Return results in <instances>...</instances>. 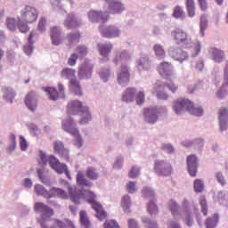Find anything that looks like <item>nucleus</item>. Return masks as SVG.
I'll use <instances>...</instances> for the list:
<instances>
[{
	"label": "nucleus",
	"mask_w": 228,
	"mask_h": 228,
	"mask_svg": "<svg viewBox=\"0 0 228 228\" xmlns=\"http://www.w3.org/2000/svg\"><path fill=\"white\" fill-rule=\"evenodd\" d=\"M218 119L221 131H225L227 129L228 124V109L226 107H221L218 111Z\"/></svg>",
	"instance_id": "f3484780"
},
{
	"label": "nucleus",
	"mask_w": 228,
	"mask_h": 228,
	"mask_svg": "<svg viewBox=\"0 0 228 228\" xmlns=\"http://www.w3.org/2000/svg\"><path fill=\"white\" fill-rule=\"evenodd\" d=\"M64 26L68 29H76V28L81 26V20L77 19L76 14L69 13L64 21Z\"/></svg>",
	"instance_id": "2eb2a0df"
},
{
	"label": "nucleus",
	"mask_w": 228,
	"mask_h": 228,
	"mask_svg": "<svg viewBox=\"0 0 228 228\" xmlns=\"http://www.w3.org/2000/svg\"><path fill=\"white\" fill-rule=\"evenodd\" d=\"M202 87V82H198L194 86H188V92L189 94H193L195 90H199V88Z\"/></svg>",
	"instance_id": "13d9d810"
},
{
	"label": "nucleus",
	"mask_w": 228,
	"mask_h": 228,
	"mask_svg": "<svg viewBox=\"0 0 228 228\" xmlns=\"http://www.w3.org/2000/svg\"><path fill=\"white\" fill-rule=\"evenodd\" d=\"M77 184L78 186H86V188L94 186V183L85 177L83 171H78L77 174Z\"/></svg>",
	"instance_id": "a878e982"
},
{
	"label": "nucleus",
	"mask_w": 228,
	"mask_h": 228,
	"mask_svg": "<svg viewBox=\"0 0 228 228\" xmlns=\"http://www.w3.org/2000/svg\"><path fill=\"white\" fill-rule=\"evenodd\" d=\"M135 101H136V104H138L139 106H142V104L145 102V93L142 91L138 92L135 96Z\"/></svg>",
	"instance_id": "09e8293b"
},
{
	"label": "nucleus",
	"mask_w": 228,
	"mask_h": 228,
	"mask_svg": "<svg viewBox=\"0 0 228 228\" xmlns=\"http://www.w3.org/2000/svg\"><path fill=\"white\" fill-rule=\"evenodd\" d=\"M136 94V88L128 87L123 94L122 101L125 102H133L134 101V95Z\"/></svg>",
	"instance_id": "cd10ccee"
},
{
	"label": "nucleus",
	"mask_w": 228,
	"mask_h": 228,
	"mask_svg": "<svg viewBox=\"0 0 228 228\" xmlns=\"http://www.w3.org/2000/svg\"><path fill=\"white\" fill-rule=\"evenodd\" d=\"M53 149L55 151V152H57L58 154H60V156H61V158L65 159L66 161H69V150L65 149V146L63 145V143L60 141H56L53 142Z\"/></svg>",
	"instance_id": "4be33fe9"
},
{
	"label": "nucleus",
	"mask_w": 228,
	"mask_h": 228,
	"mask_svg": "<svg viewBox=\"0 0 228 228\" xmlns=\"http://www.w3.org/2000/svg\"><path fill=\"white\" fill-rule=\"evenodd\" d=\"M5 24L10 31H15L17 29V20L14 18L7 17Z\"/></svg>",
	"instance_id": "37998d69"
},
{
	"label": "nucleus",
	"mask_w": 228,
	"mask_h": 228,
	"mask_svg": "<svg viewBox=\"0 0 228 228\" xmlns=\"http://www.w3.org/2000/svg\"><path fill=\"white\" fill-rule=\"evenodd\" d=\"M185 4L189 17H195V0H186Z\"/></svg>",
	"instance_id": "58836bf2"
},
{
	"label": "nucleus",
	"mask_w": 228,
	"mask_h": 228,
	"mask_svg": "<svg viewBox=\"0 0 228 228\" xmlns=\"http://www.w3.org/2000/svg\"><path fill=\"white\" fill-rule=\"evenodd\" d=\"M131 79V73H129V67L122 64L118 71V83L121 86H127Z\"/></svg>",
	"instance_id": "9d476101"
},
{
	"label": "nucleus",
	"mask_w": 228,
	"mask_h": 228,
	"mask_svg": "<svg viewBox=\"0 0 228 228\" xmlns=\"http://www.w3.org/2000/svg\"><path fill=\"white\" fill-rule=\"evenodd\" d=\"M171 37L173 40L180 45L182 44L186 49H190L191 56H198L200 53L201 45L200 42L198 40H191L188 37V33L181 28H175L171 32Z\"/></svg>",
	"instance_id": "f03ea898"
},
{
	"label": "nucleus",
	"mask_w": 228,
	"mask_h": 228,
	"mask_svg": "<svg viewBox=\"0 0 228 228\" xmlns=\"http://www.w3.org/2000/svg\"><path fill=\"white\" fill-rule=\"evenodd\" d=\"M78 58L79 55H77V53H72L68 59V65H69V67H74L76 63H77Z\"/></svg>",
	"instance_id": "3c124183"
},
{
	"label": "nucleus",
	"mask_w": 228,
	"mask_h": 228,
	"mask_svg": "<svg viewBox=\"0 0 228 228\" xmlns=\"http://www.w3.org/2000/svg\"><path fill=\"white\" fill-rule=\"evenodd\" d=\"M184 222L188 227H191L193 225V216H191L190 212H186L184 214Z\"/></svg>",
	"instance_id": "603ef678"
},
{
	"label": "nucleus",
	"mask_w": 228,
	"mask_h": 228,
	"mask_svg": "<svg viewBox=\"0 0 228 228\" xmlns=\"http://www.w3.org/2000/svg\"><path fill=\"white\" fill-rule=\"evenodd\" d=\"M216 224H218V215H214L213 218L208 217L207 219V228H215L216 227Z\"/></svg>",
	"instance_id": "c03bdc74"
},
{
	"label": "nucleus",
	"mask_w": 228,
	"mask_h": 228,
	"mask_svg": "<svg viewBox=\"0 0 228 228\" xmlns=\"http://www.w3.org/2000/svg\"><path fill=\"white\" fill-rule=\"evenodd\" d=\"M68 115H81L79 124H88L92 120V114L88 106L79 100L70 101L67 105Z\"/></svg>",
	"instance_id": "7ed1b4c3"
},
{
	"label": "nucleus",
	"mask_w": 228,
	"mask_h": 228,
	"mask_svg": "<svg viewBox=\"0 0 228 228\" xmlns=\"http://www.w3.org/2000/svg\"><path fill=\"white\" fill-rule=\"evenodd\" d=\"M121 208H123L125 213H129V208H131V197L129 195L123 196L121 200Z\"/></svg>",
	"instance_id": "4c0bfd02"
},
{
	"label": "nucleus",
	"mask_w": 228,
	"mask_h": 228,
	"mask_svg": "<svg viewBox=\"0 0 228 228\" xmlns=\"http://www.w3.org/2000/svg\"><path fill=\"white\" fill-rule=\"evenodd\" d=\"M167 206L173 216H177V215H179L180 207L179 204H177V202L171 200L168 201Z\"/></svg>",
	"instance_id": "e433bc0d"
},
{
	"label": "nucleus",
	"mask_w": 228,
	"mask_h": 228,
	"mask_svg": "<svg viewBox=\"0 0 228 228\" xmlns=\"http://www.w3.org/2000/svg\"><path fill=\"white\" fill-rule=\"evenodd\" d=\"M209 53L212 56L213 61H215L216 63H222V61L225 60V53L224 52V50L212 47L209 49Z\"/></svg>",
	"instance_id": "aec40b11"
},
{
	"label": "nucleus",
	"mask_w": 228,
	"mask_h": 228,
	"mask_svg": "<svg viewBox=\"0 0 228 228\" xmlns=\"http://www.w3.org/2000/svg\"><path fill=\"white\" fill-rule=\"evenodd\" d=\"M38 163H39V165H41V167L47 165V157L42 151H40V153H39Z\"/></svg>",
	"instance_id": "680f3d73"
},
{
	"label": "nucleus",
	"mask_w": 228,
	"mask_h": 228,
	"mask_svg": "<svg viewBox=\"0 0 228 228\" xmlns=\"http://www.w3.org/2000/svg\"><path fill=\"white\" fill-rule=\"evenodd\" d=\"M45 92H46L47 95L50 97L52 101H58V91L54 87H46L45 88Z\"/></svg>",
	"instance_id": "ea45409f"
},
{
	"label": "nucleus",
	"mask_w": 228,
	"mask_h": 228,
	"mask_svg": "<svg viewBox=\"0 0 228 228\" xmlns=\"http://www.w3.org/2000/svg\"><path fill=\"white\" fill-rule=\"evenodd\" d=\"M169 54L174 58V60L180 62L184 61V60L188 58V54L181 48H172L169 51Z\"/></svg>",
	"instance_id": "412c9836"
},
{
	"label": "nucleus",
	"mask_w": 228,
	"mask_h": 228,
	"mask_svg": "<svg viewBox=\"0 0 228 228\" xmlns=\"http://www.w3.org/2000/svg\"><path fill=\"white\" fill-rule=\"evenodd\" d=\"M48 163L51 168L57 172V174H65L66 177H68L69 181L72 179L70 176V171H69L67 165L61 163L60 160H58V159H56L54 156L52 155L49 157Z\"/></svg>",
	"instance_id": "6e6552de"
},
{
	"label": "nucleus",
	"mask_w": 228,
	"mask_h": 228,
	"mask_svg": "<svg viewBox=\"0 0 228 228\" xmlns=\"http://www.w3.org/2000/svg\"><path fill=\"white\" fill-rule=\"evenodd\" d=\"M153 170L157 175L162 177H168V175H172V173L174 172L172 165L165 160H156Z\"/></svg>",
	"instance_id": "0eeeda50"
},
{
	"label": "nucleus",
	"mask_w": 228,
	"mask_h": 228,
	"mask_svg": "<svg viewBox=\"0 0 228 228\" xmlns=\"http://www.w3.org/2000/svg\"><path fill=\"white\" fill-rule=\"evenodd\" d=\"M128 228H140V226H138V222H136V219H128Z\"/></svg>",
	"instance_id": "774afa93"
},
{
	"label": "nucleus",
	"mask_w": 228,
	"mask_h": 228,
	"mask_svg": "<svg viewBox=\"0 0 228 228\" xmlns=\"http://www.w3.org/2000/svg\"><path fill=\"white\" fill-rule=\"evenodd\" d=\"M148 212L150 215H158V206L154 202H150L148 205Z\"/></svg>",
	"instance_id": "864d4df0"
},
{
	"label": "nucleus",
	"mask_w": 228,
	"mask_h": 228,
	"mask_svg": "<svg viewBox=\"0 0 228 228\" xmlns=\"http://www.w3.org/2000/svg\"><path fill=\"white\" fill-rule=\"evenodd\" d=\"M2 92L4 93V99H5L6 101H10V102H12L16 95L13 88L9 86H4L2 87Z\"/></svg>",
	"instance_id": "c756f323"
},
{
	"label": "nucleus",
	"mask_w": 228,
	"mask_h": 228,
	"mask_svg": "<svg viewBox=\"0 0 228 228\" xmlns=\"http://www.w3.org/2000/svg\"><path fill=\"white\" fill-rule=\"evenodd\" d=\"M37 174H38V177H39L40 181H42L45 183H47L49 182V180L47 179V176H45V175H44V170L37 169Z\"/></svg>",
	"instance_id": "69168bd1"
},
{
	"label": "nucleus",
	"mask_w": 228,
	"mask_h": 228,
	"mask_svg": "<svg viewBox=\"0 0 228 228\" xmlns=\"http://www.w3.org/2000/svg\"><path fill=\"white\" fill-rule=\"evenodd\" d=\"M80 224L83 227L91 228L92 223H90V219L88 218V214L86 211L82 210L80 211Z\"/></svg>",
	"instance_id": "72a5a7b5"
},
{
	"label": "nucleus",
	"mask_w": 228,
	"mask_h": 228,
	"mask_svg": "<svg viewBox=\"0 0 228 228\" xmlns=\"http://www.w3.org/2000/svg\"><path fill=\"white\" fill-rule=\"evenodd\" d=\"M224 83L222 85V87L219 91H217L216 95L218 99H224L227 95V91L224 88H227L228 86V61L225 62L224 66Z\"/></svg>",
	"instance_id": "a211bd4d"
},
{
	"label": "nucleus",
	"mask_w": 228,
	"mask_h": 228,
	"mask_svg": "<svg viewBox=\"0 0 228 228\" xmlns=\"http://www.w3.org/2000/svg\"><path fill=\"white\" fill-rule=\"evenodd\" d=\"M35 97V91H30L25 97V104L30 111H35V110H37V100Z\"/></svg>",
	"instance_id": "393cba45"
},
{
	"label": "nucleus",
	"mask_w": 228,
	"mask_h": 228,
	"mask_svg": "<svg viewBox=\"0 0 228 228\" xmlns=\"http://www.w3.org/2000/svg\"><path fill=\"white\" fill-rule=\"evenodd\" d=\"M77 53H78L79 56H86V54H88V50L86 46L79 45L77 47Z\"/></svg>",
	"instance_id": "e2e57ef3"
},
{
	"label": "nucleus",
	"mask_w": 228,
	"mask_h": 228,
	"mask_svg": "<svg viewBox=\"0 0 228 228\" xmlns=\"http://www.w3.org/2000/svg\"><path fill=\"white\" fill-rule=\"evenodd\" d=\"M88 19L91 22H108V19H110V14L108 12H102L99 11H90L88 12Z\"/></svg>",
	"instance_id": "9b49d317"
},
{
	"label": "nucleus",
	"mask_w": 228,
	"mask_h": 228,
	"mask_svg": "<svg viewBox=\"0 0 228 228\" xmlns=\"http://www.w3.org/2000/svg\"><path fill=\"white\" fill-rule=\"evenodd\" d=\"M35 191L37 195H41L45 199H51V197H59L60 199H70L74 204H79L81 199H83V194L77 192L76 188L69 187V195L67 192L61 189L53 188L49 191L44 188V186L40 184L35 185ZM69 196V197H68Z\"/></svg>",
	"instance_id": "f257e3e1"
},
{
	"label": "nucleus",
	"mask_w": 228,
	"mask_h": 228,
	"mask_svg": "<svg viewBox=\"0 0 228 228\" xmlns=\"http://www.w3.org/2000/svg\"><path fill=\"white\" fill-rule=\"evenodd\" d=\"M198 3L202 12H206V10H208V0H198Z\"/></svg>",
	"instance_id": "338daca9"
},
{
	"label": "nucleus",
	"mask_w": 228,
	"mask_h": 228,
	"mask_svg": "<svg viewBox=\"0 0 228 228\" xmlns=\"http://www.w3.org/2000/svg\"><path fill=\"white\" fill-rule=\"evenodd\" d=\"M35 209L36 211H41L43 220L53 216V215L54 214L53 208L47 207V205H45L44 203H36Z\"/></svg>",
	"instance_id": "6ab92c4d"
},
{
	"label": "nucleus",
	"mask_w": 228,
	"mask_h": 228,
	"mask_svg": "<svg viewBox=\"0 0 228 228\" xmlns=\"http://www.w3.org/2000/svg\"><path fill=\"white\" fill-rule=\"evenodd\" d=\"M173 109L176 115H181L184 110H187L191 115H195L196 117H202L204 115L202 108L195 107L193 102L184 98L174 101Z\"/></svg>",
	"instance_id": "20e7f679"
},
{
	"label": "nucleus",
	"mask_w": 228,
	"mask_h": 228,
	"mask_svg": "<svg viewBox=\"0 0 228 228\" xmlns=\"http://www.w3.org/2000/svg\"><path fill=\"white\" fill-rule=\"evenodd\" d=\"M94 70V65L86 61L78 68V77L80 79H88L92 77V72Z\"/></svg>",
	"instance_id": "ddd939ff"
},
{
	"label": "nucleus",
	"mask_w": 228,
	"mask_h": 228,
	"mask_svg": "<svg viewBox=\"0 0 228 228\" xmlns=\"http://www.w3.org/2000/svg\"><path fill=\"white\" fill-rule=\"evenodd\" d=\"M61 77H66V79H76V69L70 68L63 69L61 72Z\"/></svg>",
	"instance_id": "c9c22d12"
},
{
	"label": "nucleus",
	"mask_w": 228,
	"mask_h": 228,
	"mask_svg": "<svg viewBox=\"0 0 228 228\" xmlns=\"http://www.w3.org/2000/svg\"><path fill=\"white\" fill-rule=\"evenodd\" d=\"M155 90H157L156 96L158 97V99H160L161 101H167V99H168V94L161 91V86H156Z\"/></svg>",
	"instance_id": "49530a36"
},
{
	"label": "nucleus",
	"mask_w": 228,
	"mask_h": 228,
	"mask_svg": "<svg viewBox=\"0 0 228 228\" xmlns=\"http://www.w3.org/2000/svg\"><path fill=\"white\" fill-rule=\"evenodd\" d=\"M84 195L86 201L92 205V208L95 211L97 218L101 221L104 220L108 216V214L102 208V205L95 201V193L90 190H86Z\"/></svg>",
	"instance_id": "39448f33"
},
{
	"label": "nucleus",
	"mask_w": 228,
	"mask_h": 228,
	"mask_svg": "<svg viewBox=\"0 0 228 228\" xmlns=\"http://www.w3.org/2000/svg\"><path fill=\"white\" fill-rule=\"evenodd\" d=\"M102 36L104 38H115V37H118L120 35V30L114 26H109L106 28L102 29Z\"/></svg>",
	"instance_id": "b1692460"
},
{
	"label": "nucleus",
	"mask_w": 228,
	"mask_h": 228,
	"mask_svg": "<svg viewBox=\"0 0 228 228\" xmlns=\"http://www.w3.org/2000/svg\"><path fill=\"white\" fill-rule=\"evenodd\" d=\"M47 22V20H45V18H41L39 20L38 25H37V29L38 31H40V33H44V31H45V23Z\"/></svg>",
	"instance_id": "4d7b16f0"
},
{
	"label": "nucleus",
	"mask_w": 228,
	"mask_h": 228,
	"mask_svg": "<svg viewBox=\"0 0 228 228\" xmlns=\"http://www.w3.org/2000/svg\"><path fill=\"white\" fill-rule=\"evenodd\" d=\"M60 29L57 27H53L51 29V38L53 45H60L61 39L60 38Z\"/></svg>",
	"instance_id": "2f4dec72"
},
{
	"label": "nucleus",
	"mask_w": 228,
	"mask_h": 228,
	"mask_svg": "<svg viewBox=\"0 0 228 228\" xmlns=\"http://www.w3.org/2000/svg\"><path fill=\"white\" fill-rule=\"evenodd\" d=\"M142 195L146 199H149V198L152 199L154 197V191H151V189L149 187H144L142 189Z\"/></svg>",
	"instance_id": "6e6d98bb"
},
{
	"label": "nucleus",
	"mask_w": 228,
	"mask_h": 228,
	"mask_svg": "<svg viewBox=\"0 0 228 228\" xmlns=\"http://www.w3.org/2000/svg\"><path fill=\"white\" fill-rule=\"evenodd\" d=\"M139 175L140 169L133 167L128 174V177H130L131 179H134V177H138Z\"/></svg>",
	"instance_id": "bf43d9fd"
},
{
	"label": "nucleus",
	"mask_w": 228,
	"mask_h": 228,
	"mask_svg": "<svg viewBox=\"0 0 228 228\" xmlns=\"http://www.w3.org/2000/svg\"><path fill=\"white\" fill-rule=\"evenodd\" d=\"M17 28L20 29V33H28L29 31V27L26 21L22 20L20 18H18Z\"/></svg>",
	"instance_id": "79ce46f5"
},
{
	"label": "nucleus",
	"mask_w": 228,
	"mask_h": 228,
	"mask_svg": "<svg viewBox=\"0 0 228 228\" xmlns=\"http://www.w3.org/2000/svg\"><path fill=\"white\" fill-rule=\"evenodd\" d=\"M81 38V34L79 32L69 33L67 35L68 45H72V44L79 43Z\"/></svg>",
	"instance_id": "f704fd0d"
},
{
	"label": "nucleus",
	"mask_w": 228,
	"mask_h": 228,
	"mask_svg": "<svg viewBox=\"0 0 228 228\" xmlns=\"http://www.w3.org/2000/svg\"><path fill=\"white\" fill-rule=\"evenodd\" d=\"M173 15L175 19H184L186 14L184 13V11H183L181 7L176 6L174 10Z\"/></svg>",
	"instance_id": "de8ad7c7"
},
{
	"label": "nucleus",
	"mask_w": 228,
	"mask_h": 228,
	"mask_svg": "<svg viewBox=\"0 0 228 228\" xmlns=\"http://www.w3.org/2000/svg\"><path fill=\"white\" fill-rule=\"evenodd\" d=\"M108 5L110 10V13H122L124 12L125 8L122 3L118 1H110L108 2Z\"/></svg>",
	"instance_id": "bb28decb"
},
{
	"label": "nucleus",
	"mask_w": 228,
	"mask_h": 228,
	"mask_svg": "<svg viewBox=\"0 0 228 228\" xmlns=\"http://www.w3.org/2000/svg\"><path fill=\"white\" fill-rule=\"evenodd\" d=\"M153 51L155 52V54L159 60H163V58H165V49H163L161 45H155Z\"/></svg>",
	"instance_id": "a19ab883"
},
{
	"label": "nucleus",
	"mask_w": 228,
	"mask_h": 228,
	"mask_svg": "<svg viewBox=\"0 0 228 228\" xmlns=\"http://www.w3.org/2000/svg\"><path fill=\"white\" fill-rule=\"evenodd\" d=\"M86 177L90 181H97V179H99V172L97 171V168L92 167H88L86 171Z\"/></svg>",
	"instance_id": "473e14b6"
},
{
	"label": "nucleus",
	"mask_w": 228,
	"mask_h": 228,
	"mask_svg": "<svg viewBox=\"0 0 228 228\" xmlns=\"http://www.w3.org/2000/svg\"><path fill=\"white\" fill-rule=\"evenodd\" d=\"M127 61H131V54L129 52L123 51L119 55H117L114 59V63L118 65V63H127Z\"/></svg>",
	"instance_id": "c85d7f7f"
},
{
	"label": "nucleus",
	"mask_w": 228,
	"mask_h": 228,
	"mask_svg": "<svg viewBox=\"0 0 228 228\" xmlns=\"http://www.w3.org/2000/svg\"><path fill=\"white\" fill-rule=\"evenodd\" d=\"M10 140L11 144L9 145L8 150L12 152V151H15V148L17 147V137L15 136V134H11Z\"/></svg>",
	"instance_id": "8fccbe9b"
},
{
	"label": "nucleus",
	"mask_w": 228,
	"mask_h": 228,
	"mask_svg": "<svg viewBox=\"0 0 228 228\" xmlns=\"http://www.w3.org/2000/svg\"><path fill=\"white\" fill-rule=\"evenodd\" d=\"M187 168L191 177L197 176V168H199V159L195 155H189L187 157Z\"/></svg>",
	"instance_id": "f8f14e48"
},
{
	"label": "nucleus",
	"mask_w": 228,
	"mask_h": 228,
	"mask_svg": "<svg viewBox=\"0 0 228 228\" xmlns=\"http://www.w3.org/2000/svg\"><path fill=\"white\" fill-rule=\"evenodd\" d=\"M126 190L128 193H134V191H136V183L129 182L126 183Z\"/></svg>",
	"instance_id": "052dcab7"
},
{
	"label": "nucleus",
	"mask_w": 228,
	"mask_h": 228,
	"mask_svg": "<svg viewBox=\"0 0 228 228\" xmlns=\"http://www.w3.org/2000/svg\"><path fill=\"white\" fill-rule=\"evenodd\" d=\"M62 129L71 134V136H75V145L78 149L83 146V138H81V134H79V129L76 126V123L74 119L69 118L68 119L62 121Z\"/></svg>",
	"instance_id": "423d86ee"
},
{
	"label": "nucleus",
	"mask_w": 228,
	"mask_h": 228,
	"mask_svg": "<svg viewBox=\"0 0 228 228\" xmlns=\"http://www.w3.org/2000/svg\"><path fill=\"white\" fill-rule=\"evenodd\" d=\"M158 108L153 107L151 109H144V118L148 122V124H156L158 122Z\"/></svg>",
	"instance_id": "dca6fc26"
},
{
	"label": "nucleus",
	"mask_w": 228,
	"mask_h": 228,
	"mask_svg": "<svg viewBox=\"0 0 228 228\" xmlns=\"http://www.w3.org/2000/svg\"><path fill=\"white\" fill-rule=\"evenodd\" d=\"M69 90L74 94V95H77L78 97L83 96V89L81 88V84L77 78H71L69 80Z\"/></svg>",
	"instance_id": "5701e85b"
},
{
	"label": "nucleus",
	"mask_w": 228,
	"mask_h": 228,
	"mask_svg": "<svg viewBox=\"0 0 228 228\" xmlns=\"http://www.w3.org/2000/svg\"><path fill=\"white\" fill-rule=\"evenodd\" d=\"M23 22L33 24L38 19V11L35 7L27 5L24 10L20 12V18Z\"/></svg>",
	"instance_id": "1a4fd4ad"
},
{
	"label": "nucleus",
	"mask_w": 228,
	"mask_h": 228,
	"mask_svg": "<svg viewBox=\"0 0 228 228\" xmlns=\"http://www.w3.org/2000/svg\"><path fill=\"white\" fill-rule=\"evenodd\" d=\"M111 49H113V45L111 44H100L98 45V50L101 56H108L111 53Z\"/></svg>",
	"instance_id": "7c9ffc66"
},
{
	"label": "nucleus",
	"mask_w": 228,
	"mask_h": 228,
	"mask_svg": "<svg viewBox=\"0 0 228 228\" xmlns=\"http://www.w3.org/2000/svg\"><path fill=\"white\" fill-rule=\"evenodd\" d=\"M174 67H172V64L170 62H161L158 66V72L162 76V77H165L166 79H170V76H172V70Z\"/></svg>",
	"instance_id": "4468645a"
},
{
	"label": "nucleus",
	"mask_w": 228,
	"mask_h": 228,
	"mask_svg": "<svg viewBox=\"0 0 228 228\" xmlns=\"http://www.w3.org/2000/svg\"><path fill=\"white\" fill-rule=\"evenodd\" d=\"M104 228H120V226L118 225V223H117V221L110 220L104 223Z\"/></svg>",
	"instance_id": "5fc2aeb1"
},
{
	"label": "nucleus",
	"mask_w": 228,
	"mask_h": 228,
	"mask_svg": "<svg viewBox=\"0 0 228 228\" xmlns=\"http://www.w3.org/2000/svg\"><path fill=\"white\" fill-rule=\"evenodd\" d=\"M194 191L196 193H202L204 191V182L200 179L194 181Z\"/></svg>",
	"instance_id": "a18cd8bd"
},
{
	"label": "nucleus",
	"mask_w": 228,
	"mask_h": 228,
	"mask_svg": "<svg viewBox=\"0 0 228 228\" xmlns=\"http://www.w3.org/2000/svg\"><path fill=\"white\" fill-rule=\"evenodd\" d=\"M142 223L147 224L148 228H158V224L152 223V221L147 217H142Z\"/></svg>",
	"instance_id": "0e129e2a"
}]
</instances>
